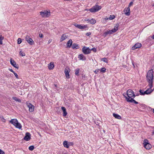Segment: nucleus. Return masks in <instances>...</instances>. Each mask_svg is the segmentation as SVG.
Wrapping results in <instances>:
<instances>
[{
	"mask_svg": "<svg viewBox=\"0 0 154 154\" xmlns=\"http://www.w3.org/2000/svg\"><path fill=\"white\" fill-rule=\"evenodd\" d=\"M146 79L148 84L147 86V89L145 91L140 90L139 91L141 95H144L145 94H150L153 91L154 89H152L151 88L153 86V71L152 70H149L147 73Z\"/></svg>",
	"mask_w": 154,
	"mask_h": 154,
	"instance_id": "1",
	"label": "nucleus"
},
{
	"mask_svg": "<svg viewBox=\"0 0 154 154\" xmlns=\"http://www.w3.org/2000/svg\"><path fill=\"white\" fill-rule=\"evenodd\" d=\"M123 95L126 100L127 98L130 99H131L134 98L135 97V95L133 91L131 89H129L127 90L126 94H124Z\"/></svg>",
	"mask_w": 154,
	"mask_h": 154,
	"instance_id": "2",
	"label": "nucleus"
},
{
	"mask_svg": "<svg viewBox=\"0 0 154 154\" xmlns=\"http://www.w3.org/2000/svg\"><path fill=\"white\" fill-rule=\"evenodd\" d=\"M40 14L43 18H46L49 17L51 15L50 10H44L40 12Z\"/></svg>",
	"mask_w": 154,
	"mask_h": 154,
	"instance_id": "3",
	"label": "nucleus"
},
{
	"mask_svg": "<svg viewBox=\"0 0 154 154\" xmlns=\"http://www.w3.org/2000/svg\"><path fill=\"white\" fill-rule=\"evenodd\" d=\"M102 8V7L101 6L95 5L88 10L87 9L85 10L86 11H89L92 13H94L100 10Z\"/></svg>",
	"mask_w": 154,
	"mask_h": 154,
	"instance_id": "4",
	"label": "nucleus"
},
{
	"mask_svg": "<svg viewBox=\"0 0 154 154\" xmlns=\"http://www.w3.org/2000/svg\"><path fill=\"white\" fill-rule=\"evenodd\" d=\"M143 144L144 147L147 149H149L152 147V146L149 143L148 140L146 139H145L144 140Z\"/></svg>",
	"mask_w": 154,
	"mask_h": 154,
	"instance_id": "5",
	"label": "nucleus"
},
{
	"mask_svg": "<svg viewBox=\"0 0 154 154\" xmlns=\"http://www.w3.org/2000/svg\"><path fill=\"white\" fill-rule=\"evenodd\" d=\"M25 39L30 45H32L34 43V41L29 35H27L26 36Z\"/></svg>",
	"mask_w": 154,
	"mask_h": 154,
	"instance_id": "6",
	"label": "nucleus"
},
{
	"mask_svg": "<svg viewBox=\"0 0 154 154\" xmlns=\"http://www.w3.org/2000/svg\"><path fill=\"white\" fill-rule=\"evenodd\" d=\"M82 51L85 54H88L91 52V50L88 47H84L82 48Z\"/></svg>",
	"mask_w": 154,
	"mask_h": 154,
	"instance_id": "7",
	"label": "nucleus"
},
{
	"mask_svg": "<svg viewBox=\"0 0 154 154\" xmlns=\"http://www.w3.org/2000/svg\"><path fill=\"white\" fill-rule=\"evenodd\" d=\"M26 103L29 108V111L30 112L33 111L34 109V106L29 102H27Z\"/></svg>",
	"mask_w": 154,
	"mask_h": 154,
	"instance_id": "8",
	"label": "nucleus"
},
{
	"mask_svg": "<svg viewBox=\"0 0 154 154\" xmlns=\"http://www.w3.org/2000/svg\"><path fill=\"white\" fill-rule=\"evenodd\" d=\"M73 145V143L70 142L68 143L67 141H64L63 143V145L66 148H69V146L71 145Z\"/></svg>",
	"mask_w": 154,
	"mask_h": 154,
	"instance_id": "9",
	"label": "nucleus"
},
{
	"mask_svg": "<svg viewBox=\"0 0 154 154\" xmlns=\"http://www.w3.org/2000/svg\"><path fill=\"white\" fill-rule=\"evenodd\" d=\"M141 44L139 43H137L134 45L131 48L133 50H134L136 49L139 48L141 47Z\"/></svg>",
	"mask_w": 154,
	"mask_h": 154,
	"instance_id": "10",
	"label": "nucleus"
},
{
	"mask_svg": "<svg viewBox=\"0 0 154 154\" xmlns=\"http://www.w3.org/2000/svg\"><path fill=\"white\" fill-rule=\"evenodd\" d=\"M124 14L127 16H129L130 14V8L129 7L125 8L124 10Z\"/></svg>",
	"mask_w": 154,
	"mask_h": 154,
	"instance_id": "11",
	"label": "nucleus"
},
{
	"mask_svg": "<svg viewBox=\"0 0 154 154\" xmlns=\"http://www.w3.org/2000/svg\"><path fill=\"white\" fill-rule=\"evenodd\" d=\"M70 69L69 68H66L65 69L64 72L66 78L69 79V73L70 72Z\"/></svg>",
	"mask_w": 154,
	"mask_h": 154,
	"instance_id": "12",
	"label": "nucleus"
},
{
	"mask_svg": "<svg viewBox=\"0 0 154 154\" xmlns=\"http://www.w3.org/2000/svg\"><path fill=\"white\" fill-rule=\"evenodd\" d=\"M31 138V135L29 132H26V135L24 138V139L28 141Z\"/></svg>",
	"mask_w": 154,
	"mask_h": 154,
	"instance_id": "13",
	"label": "nucleus"
},
{
	"mask_svg": "<svg viewBox=\"0 0 154 154\" xmlns=\"http://www.w3.org/2000/svg\"><path fill=\"white\" fill-rule=\"evenodd\" d=\"M10 63L11 65L14 67L17 68V69H18V65L16 64L15 61L11 58L10 59Z\"/></svg>",
	"mask_w": 154,
	"mask_h": 154,
	"instance_id": "14",
	"label": "nucleus"
},
{
	"mask_svg": "<svg viewBox=\"0 0 154 154\" xmlns=\"http://www.w3.org/2000/svg\"><path fill=\"white\" fill-rule=\"evenodd\" d=\"M54 67V63L53 62H50L49 64L48 65V67L49 69H53Z\"/></svg>",
	"mask_w": 154,
	"mask_h": 154,
	"instance_id": "15",
	"label": "nucleus"
},
{
	"mask_svg": "<svg viewBox=\"0 0 154 154\" xmlns=\"http://www.w3.org/2000/svg\"><path fill=\"white\" fill-rule=\"evenodd\" d=\"M119 26V23L116 24L114 27V28L112 29V32L114 33L116 32L118 29V28Z\"/></svg>",
	"mask_w": 154,
	"mask_h": 154,
	"instance_id": "16",
	"label": "nucleus"
},
{
	"mask_svg": "<svg viewBox=\"0 0 154 154\" xmlns=\"http://www.w3.org/2000/svg\"><path fill=\"white\" fill-rule=\"evenodd\" d=\"M127 98V101L128 102H131V103H134L135 104H137L138 103V102L136 101H135V100L133 99V98L131 99H128Z\"/></svg>",
	"mask_w": 154,
	"mask_h": 154,
	"instance_id": "17",
	"label": "nucleus"
},
{
	"mask_svg": "<svg viewBox=\"0 0 154 154\" xmlns=\"http://www.w3.org/2000/svg\"><path fill=\"white\" fill-rule=\"evenodd\" d=\"M113 33L112 30H109L108 31L105 32L103 34L104 37H106L108 35H110Z\"/></svg>",
	"mask_w": 154,
	"mask_h": 154,
	"instance_id": "18",
	"label": "nucleus"
},
{
	"mask_svg": "<svg viewBox=\"0 0 154 154\" xmlns=\"http://www.w3.org/2000/svg\"><path fill=\"white\" fill-rule=\"evenodd\" d=\"M68 36L66 34H63L61 37L60 38V42H62L63 41L65 40L67 38Z\"/></svg>",
	"mask_w": 154,
	"mask_h": 154,
	"instance_id": "19",
	"label": "nucleus"
},
{
	"mask_svg": "<svg viewBox=\"0 0 154 154\" xmlns=\"http://www.w3.org/2000/svg\"><path fill=\"white\" fill-rule=\"evenodd\" d=\"M61 109L63 111V115L64 116H65L67 114V113L66 111V109L64 107H62Z\"/></svg>",
	"mask_w": 154,
	"mask_h": 154,
	"instance_id": "20",
	"label": "nucleus"
},
{
	"mask_svg": "<svg viewBox=\"0 0 154 154\" xmlns=\"http://www.w3.org/2000/svg\"><path fill=\"white\" fill-rule=\"evenodd\" d=\"M113 116L116 119H122V117L119 115L113 113Z\"/></svg>",
	"mask_w": 154,
	"mask_h": 154,
	"instance_id": "21",
	"label": "nucleus"
},
{
	"mask_svg": "<svg viewBox=\"0 0 154 154\" xmlns=\"http://www.w3.org/2000/svg\"><path fill=\"white\" fill-rule=\"evenodd\" d=\"M72 41L71 39H69L67 42L66 45L67 48H70L72 45Z\"/></svg>",
	"mask_w": 154,
	"mask_h": 154,
	"instance_id": "22",
	"label": "nucleus"
},
{
	"mask_svg": "<svg viewBox=\"0 0 154 154\" xmlns=\"http://www.w3.org/2000/svg\"><path fill=\"white\" fill-rule=\"evenodd\" d=\"M18 122V121L17 119H11L10 121V122L14 125H15L16 123H17Z\"/></svg>",
	"mask_w": 154,
	"mask_h": 154,
	"instance_id": "23",
	"label": "nucleus"
},
{
	"mask_svg": "<svg viewBox=\"0 0 154 154\" xmlns=\"http://www.w3.org/2000/svg\"><path fill=\"white\" fill-rule=\"evenodd\" d=\"M14 126L17 128L19 129H20L22 128V125L21 124L19 123L18 122L17 123H16L15 125H14Z\"/></svg>",
	"mask_w": 154,
	"mask_h": 154,
	"instance_id": "24",
	"label": "nucleus"
},
{
	"mask_svg": "<svg viewBox=\"0 0 154 154\" xmlns=\"http://www.w3.org/2000/svg\"><path fill=\"white\" fill-rule=\"evenodd\" d=\"M78 58L80 60H86V58L84 56L83 54H80L79 55Z\"/></svg>",
	"mask_w": 154,
	"mask_h": 154,
	"instance_id": "25",
	"label": "nucleus"
},
{
	"mask_svg": "<svg viewBox=\"0 0 154 154\" xmlns=\"http://www.w3.org/2000/svg\"><path fill=\"white\" fill-rule=\"evenodd\" d=\"M79 46L76 44H73L72 46V48L73 49H77L79 48Z\"/></svg>",
	"mask_w": 154,
	"mask_h": 154,
	"instance_id": "26",
	"label": "nucleus"
},
{
	"mask_svg": "<svg viewBox=\"0 0 154 154\" xmlns=\"http://www.w3.org/2000/svg\"><path fill=\"white\" fill-rule=\"evenodd\" d=\"M96 22V20L92 18L91 19H90L89 23L91 24H94Z\"/></svg>",
	"mask_w": 154,
	"mask_h": 154,
	"instance_id": "27",
	"label": "nucleus"
},
{
	"mask_svg": "<svg viewBox=\"0 0 154 154\" xmlns=\"http://www.w3.org/2000/svg\"><path fill=\"white\" fill-rule=\"evenodd\" d=\"M74 26L78 28V29H82V25L78 24L76 23H75L74 24Z\"/></svg>",
	"mask_w": 154,
	"mask_h": 154,
	"instance_id": "28",
	"label": "nucleus"
},
{
	"mask_svg": "<svg viewBox=\"0 0 154 154\" xmlns=\"http://www.w3.org/2000/svg\"><path fill=\"white\" fill-rule=\"evenodd\" d=\"M100 72L104 73L106 71V69L105 67H103L101 68V69H99Z\"/></svg>",
	"mask_w": 154,
	"mask_h": 154,
	"instance_id": "29",
	"label": "nucleus"
},
{
	"mask_svg": "<svg viewBox=\"0 0 154 154\" xmlns=\"http://www.w3.org/2000/svg\"><path fill=\"white\" fill-rule=\"evenodd\" d=\"M75 74L78 76L79 75V68H77L75 70Z\"/></svg>",
	"mask_w": 154,
	"mask_h": 154,
	"instance_id": "30",
	"label": "nucleus"
},
{
	"mask_svg": "<svg viewBox=\"0 0 154 154\" xmlns=\"http://www.w3.org/2000/svg\"><path fill=\"white\" fill-rule=\"evenodd\" d=\"M88 27L87 25H82L81 29H88Z\"/></svg>",
	"mask_w": 154,
	"mask_h": 154,
	"instance_id": "31",
	"label": "nucleus"
},
{
	"mask_svg": "<svg viewBox=\"0 0 154 154\" xmlns=\"http://www.w3.org/2000/svg\"><path fill=\"white\" fill-rule=\"evenodd\" d=\"M115 18V16L113 15H110L109 17V20H112L114 19Z\"/></svg>",
	"mask_w": 154,
	"mask_h": 154,
	"instance_id": "32",
	"label": "nucleus"
},
{
	"mask_svg": "<svg viewBox=\"0 0 154 154\" xmlns=\"http://www.w3.org/2000/svg\"><path fill=\"white\" fill-rule=\"evenodd\" d=\"M19 54L21 56H24L25 55V53L23 51H20L19 52Z\"/></svg>",
	"mask_w": 154,
	"mask_h": 154,
	"instance_id": "33",
	"label": "nucleus"
},
{
	"mask_svg": "<svg viewBox=\"0 0 154 154\" xmlns=\"http://www.w3.org/2000/svg\"><path fill=\"white\" fill-rule=\"evenodd\" d=\"M102 60L104 62L106 63H108V60L106 58H103L102 59Z\"/></svg>",
	"mask_w": 154,
	"mask_h": 154,
	"instance_id": "34",
	"label": "nucleus"
},
{
	"mask_svg": "<svg viewBox=\"0 0 154 154\" xmlns=\"http://www.w3.org/2000/svg\"><path fill=\"white\" fill-rule=\"evenodd\" d=\"M34 146H31L29 147V149L31 151H32L34 149Z\"/></svg>",
	"mask_w": 154,
	"mask_h": 154,
	"instance_id": "35",
	"label": "nucleus"
},
{
	"mask_svg": "<svg viewBox=\"0 0 154 154\" xmlns=\"http://www.w3.org/2000/svg\"><path fill=\"white\" fill-rule=\"evenodd\" d=\"M22 42L21 39L20 38H19L17 39V43L18 44H20Z\"/></svg>",
	"mask_w": 154,
	"mask_h": 154,
	"instance_id": "36",
	"label": "nucleus"
},
{
	"mask_svg": "<svg viewBox=\"0 0 154 154\" xmlns=\"http://www.w3.org/2000/svg\"><path fill=\"white\" fill-rule=\"evenodd\" d=\"M90 19H88L85 18L84 20L83 21L88 22V23H89Z\"/></svg>",
	"mask_w": 154,
	"mask_h": 154,
	"instance_id": "37",
	"label": "nucleus"
},
{
	"mask_svg": "<svg viewBox=\"0 0 154 154\" xmlns=\"http://www.w3.org/2000/svg\"><path fill=\"white\" fill-rule=\"evenodd\" d=\"M133 5V2H131L129 3V4L128 5V7H129V8H130V7L131 6H132Z\"/></svg>",
	"mask_w": 154,
	"mask_h": 154,
	"instance_id": "38",
	"label": "nucleus"
},
{
	"mask_svg": "<svg viewBox=\"0 0 154 154\" xmlns=\"http://www.w3.org/2000/svg\"><path fill=\"white\" fill-rule=\"evenodd\" d=\"M90 50H91V51H94V52H96V51H97L96 48H92Z\"/></svg>",
	"mask_w": 154,
	"mask_h": 154,
	"instance_id": "39",
	"label": "nucleus"
},
{
	"mask_svg": "<svg viewBox=\"0 0 154 154\" xmlns=\"http://www.w3.org/2000/svg\"><path fill=\"white\" fill-rule=\"evenodd\" d=\"M99 71V69H97V70H96L95 71H94V72L95 74H97Z\"/></svg>",
	"mask_w": 154,
	"mask_h": 154,
	"instance_id": "40",
	"label": "nucleus"
},
{
	"mask_svg": "<svg viewBox=\"0 0 154 154\" xmlns=\"http://www.w3.org/2000/svg\"><path fill=\"white\" fill-rule=\"evenodd\" d=\"M13 99L14 100H15L16 101H20V100H19L18 99H17L16 97H13Z\"/></svg>",
	"mask_w": 154,
	"mask_h": 154,
	"instance_id": "41",
	"label": "nucleus"
},
{
	"mask_svg": "<svg viewBox=\"0 0 154 154\" xmlns=\"http://www.w3.org/2000/svg\"><path fill=\"white\" fill-rule=\"evenodd\" d=\"M13 73L14 74V75L15 76L16 78L17 79H18V76L17 74L16 73H15V72H14V73Z\"/></svg>",
	"mask_w": 154,
	"mask_h": 154,
	"instance_id": "42",
	"label": "nucleus"
},
{
	"mask_svg": "<svg viewBox=\"0 0 154 154\" xmlns=\"http://www.w3.org/2000/svg\"><path fill=\"white\" fill-rule=\"evenodd\" d=\"M0 154H5V152H3V151L1 149H0Z\"/></svg>",
	"mask_w": 154,
	"mask_h": 154,
	"instance_id": "43",
	"label": "nucleus"
},
{
	"mask_svg": "<svg viewBox=\"0 0 154 154\" xmlns=\"http://www.w3.org/2000/svg\"><path fill=\"white\" fill-rule=\"evenodd\" d=\"M91 33L90 32H88L86 33V35H87V36H89L90 35H91Z\"/></svg>",
	"mask_w": 154,
	"mask_h": 154,
	"instance_id": "44",
	"label": "nucleus"
},
{
	"mask_svg": "<svg viewBox=\"0 0 154 154\" xmlns=\"http://www.w3.org/2000/svg\"><path fill=\"white\" fill-rule=\"evenodd\" d=\"M4 37L2 35H0V40H3L4 39Z\"/></svg>",
	"mask_w": 154,
	"mask_h": 154,
	"instance_id": "45",
	"label": "nucleus"
},
{
	"mask_svg": "<svg viewBox=\"0 0 154 154\" xmlns=\"http://www.w3.org/2000/svg\"><path fill=\"white\" fill-rule=\"evenodd\" d=\"M39 35L40 38H42L43 36V35L41 33L39 34Z\"/></svg>",
	"mask_w": 154,
	"mask_h": 154,
	"instance_id": "46",
	"label": "nucleus"
},
{
	"mask_svg": "<svg viewBox=\"0 0 154 154\" xmlns=\"http://www.w3.org/2000/svg\"><path fill=\"white\" fill-rule=\"evenodd\" d=\"M9 70L11 72H12L13 73L14 72L12 69H9Z\"/></svg>",
	"mask_w": 154,
	"mask_h": 154,
	"instance_id": "47",
	"label": "nucleus"
},
{
	"mask_svg": "<svg viewBox=\"0 0 154 154\" xmlns=\"http://www.w3.org/2000/svg\"><path fill=\"white\" fill-rule=\"evenodd\" d=\"M104 19L106 20H109V17H105V18H104Z\"/></svg>",
	"mask_w": 154,
	"mask_h": 154,
	"instance_id": "48",
	"label": "nucleus"
},
{
	"mask_svg": "<svg viewBox=\"0 0 154 154\" xmlns=\"http://www.w3.org/2000/svg\"><path fill=\"white\" fill-rule=\"evenodd\" d=\"M2 40H0V44L2 45Z\"/></svg>",
	"mask_w": 154,
	"mask_h": 154,
	"instance_id": "49",
	"label": "nucleus"
},
{
	"mask_svg": "<svg viewBox=\"0 0 154 154\" xmlns=\"http://www.w3.org/2000/svg\"><path fill=\"white\" fill-rule=\"evenodd\" d=\"M51 42V39H49L48 42V44H49Z\"/></svg>",
	"mask_w": 154,
	"mask_h": 154,
	"instance_id": "50",
	"label": "nucleus"
},
{
	"mask_svg": "<svg viewBox=\"0 0 154 154\" xmlns=\"http://www.w3.org/2000/svg\"><path fill=\"white\" fill-rule=\"evenodd\" d=\"M152 133L154 135V130L152 131Z\"/></svg>",
	"mask_w": 154,
	"mask_h": 154,
	"instance_id": "51",
	"label": "nucleus"
},
{
	"mask_svg": "<svg viewBox=\"0 0 154 154\" xmlns=\"http://www.w3.org/2000/svg\"><path fill=\"white\" fill-rule=\"evenodd\" d=\"M152 38L153 39H154V35L152 36Z\"/></svg>",
	"mask_w": 154,
	"mask_h": 154,
	"instance_id": "52",
	"label": "nucleus"
},
{
	"mask_svg": "<svg viewBox=\"0 0 154 154\" xmlns=\"http://www.w3.org/2000/svg\"><path fill=\"white\" fill-rule=\"evenodd\" d=\"M153 4H152V5L153 6H154V2H153Z\"/></svg>",
	"mask_w": 154,
	"mask_h": 154,
	"instance_id": "53",
	"label": "nucleus"
},
{
	"mask_svg": "<svg viewBox=\"0 0 154 154\" xmlns=\"http://www.w3.org/2000/svg\"><path fill=\"white\" fill-rule=\"evenodd\" d=\"M153 113H154V109H153Z\"/></svg>",
	"mask_w": 154,
	"mask_h": 154,
	"instance_id": "54",
	"label": "nucleus"
},
{
	"mask_svg": "<svg viewBox=\"0 0 154 154\" xmlns=\"http://www.w3.org/2000/svg\"><path fill=\"white\" fill-rule=\"evenodd\" d=\"M133 66H134V64L133 63Z\"/></svg>",
	"mask_w": 154,
	"mask_h": 154,
	"instance_id": "55",
	"label": "nucleus"
},
{
	"mask_svg": "<svg viewBox=\"0 0 154 154\" xmlns=\"http://www.w3.org/2000/svg\"><path fill=\"white\" fill-rule=\"evenodd\" d=\"M63 154H67L65 153H63Z\"/></svg>",
	"mask_w": 154,
	"mask_h": 154,
	"instance_id": "56",
	"label": "nucleus"
}]
</instances>
